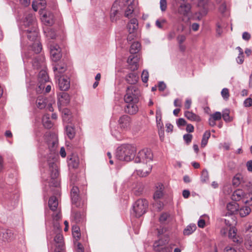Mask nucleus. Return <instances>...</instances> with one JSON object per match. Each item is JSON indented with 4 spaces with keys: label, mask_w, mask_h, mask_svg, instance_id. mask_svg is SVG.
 Here are the masks:
<instances>
[{
    "label": "nucleus",
    "mask_w": 252,
    "mask_h": 252,
    "mask_svg": "<svg viewBox=\"0 0 252 252\" xmlns=\"http://www.w3.org/2000/svg\"><path fill=\"white\" fill-rule=\"evenodd\" d=\"M244 104L246 107H250L252 105V99L250 97L247 98L244 102Z\"/></svg>",
    "instance_id": "nucleus-62"
},
{
    "label": "nucleus",
    "mask_w": 252,
    "mask_h": 252,
    "mask_svg": "<svg viewBox=\"0 0 252 252\" xmlns=\"http://www.w3.org/2000/svg\"><path fill=\"white\" fill-rule=\"evenodd\" d=\"M168 243V241L166 239H160L155 242L153 245V248L155 251L158 252L160 249L165 247V245Z\"/></svg>",
    "instance_id": "nucleus-30"
},
{
    "label": "nucleus",
    "mask_w": 252,
    "mask_h": 252,
    "mask_svg": "<svg viewBox=\"0 0 252 252\" xmlns=\"http://www.w3.org/2000/svg\"><path fill=\"white\" fill-rule=\"evenodd\" d=\"M198 6L200 7V9L198 13H196L195 17L198 20H200L202 17L205 16L208 12L207 7L203 2V0H200L198 2Z\"/></svg>",
    "instance_id": "nucleus-20"
},
{
    "label": "nucleus",
    "mask_w": 252,
    "mask_h": 252,
    "mask_svg": "<svg viewBox=\"0 0 252 252\" xmlns=\"http://www.w3.org/2000/svg\"><path fill=\"white\" fill-rule=\"evenodd\" d=\"M244 191L241 189H237L233 193L232 198L233 200L237 201L241 200L244 195Z\"/></svg>",
    "instance_id": "nucleus-35"
},
{
    "label": "nucleus",
    "mask_w": 252,
    "mask_h": 252,
    "mask_svg": "<svg viewBox=\"0 0 252 252\" xmlns=\"http://www.w3.org/2000/svg\"><path fill=\"white\" fill-rule=\"evenodd\" d=\"M169 217V216L168 214L163 213L160 215L159 218V220L160 223H164L166 221Z\"/></svg>",
    "instance_id": "nucleus-52"
},
{
    "label": "nucleus",
    "mask_w": 252,
    "mask_h": 252,
    "mask_svg": "<svg viewBox=\"0 0 252 252\" xmlns=\"http://www.w3.org/2000/svg\"><path fill=\"white\" fill-rule=\"evenodd\" d=\"M0 238L4 241H11L14 239V235L11 230L0 228Z\"/></svg>",
    "instance_id": "nucleus-16"
},
{
    "label": "nucleus",
    "mask_w": 252,
    "mask_h": 252,
    "mask_svg": "<svg viewBox=\"0 0 252 252\" xmlns=\"http://www.w3.org/2000/svg\"><path fill=\"white\" fill-rule=\"evenodd\" d=\"M141 92L139 89L135 86H129L126 88L124 95L125 102H138Z\"/></svg>",
    "instance_id": "nucleus-2"
},
{
    "label": "nucleus",
    "mask_w": 252,
    "mask_h": 252,
    "mask_svg": "<svg viewBox=\"0 0 252 252\" xmlns=\"http://www.w3.org/2000/svg\"><path fill=\"white\" fill-rule=\"evenodd\" d=\"M46 36L51 39H54L56 38V34L55 31L52 29H47L45 32Z\"/></svg>",
    "instance_id": "nucleus-48"
},
{
    "label": "nucleus",
    "mask_w": 252,
    "mask_h": 252,
    "mask_svg": "<svg viewBox=\"0 0 252 252\" xmlns=\"http://www.w3.org/2000/svg\"><path fill=\"white\" fill-rule=\"evenodd\" d=\"M58 85L61 90L67 91L70 88V79L67 76H61L58 79Z\"/></svg>",
    "instance_id": "nucleus-15"
},
{
    "label": "nucleus",
    "mask_w": 252,
    "mask_h": 252,
    "mask_svg": "<svg viewBox=\"0 0 252 252\" xmlns=\"http://www.w3.org/2000/svg\"><path fill=\"white\" fill-rule=\"evenodd\" d=\"M70 115V111L68 109H64L63 111V120H66V117H68Z\"/></svg>",
    "instance_id": "nucleus-58"
},
{
    "label": "nucleus",
    "mask_w": 252,
    "mask_h": 252,
    "mask_svg": "<svg viewBox=\"0 0 252 252\" xmlns=\"http://www.w3.org/2000/svg\"><path fill=\"white\" fill-rule=\"evenodd\" d=\"M138 27V20L136 18L131 19L127 24V29L128 32H136Z\"/></svg>",
    "instance_id": "nucleus-27"
},
{
    "label": "nucleus",
    "mask_w": 252,
    "mask_h": 252,
    "mask_svg": "<svg viewBox=\"0 0 252 252\" xmlns=\"http://www.w3.org/2000/svg\"><path fill=\"white\" fill-rule=\"evenodd\" d=\"M38 34V28L33 27V29H27L22 30V34L27 35L28 38L31 41L36 39Z\"/></svg>",
    "instance_id": "nucleus-13"
},
{
    "label": "nucleus",
    "mask_w": 252,
    "mask_h": 252,
    "mask_svg": "<svg viewBox=\"0 0 252 252\" xmlns=\"http://www.w3.org/2000/svg\"><path fill=\"white\" fill-rule=\"evenodd\" d=\"M152 169V166L149 165L148 170L144 171L143 170H137V174L141 177L147 176L151 172Z\"/></svg>",
    "instance_id": "nucleus-45"
},
{
    "label": "nucleus",
    "mask_w": 252,
    "mask_h": 252,
    "mask_svg": "<svg viewBox=\"0 0 252 252\" xmlns=\"http://www.w3.org/2000/svg\"><path fill=\"white\" fill-rule=\"evenodd\" d=\"M131 122L130 117L126 115L122 116L118 120V123L121 128L126 130L130 128Z\"/></svg>",
    "instance_id": "nucleus-12"
},
{
    "label": "nucleus",
    "mask_w": 252,
    "mask_h": 252,
    "mask_svg": "<svg viewBox=\"0 0 252 252\" xmlns=\"http://www.w3.org/2000/svg\"><path fill=\"white\" fill-rule=\"evenodd\" d=\"M126 106L125 107L126 113L129 115H134L138 111V107L137 105L138 102H126Z\"/></svg>",
    "instance_id": "nucleus-19"
},
{
    "label": "nucleus",
    "mask_w": 252,
    "mask_h": 252,
    "mask_svg": "<svg viewBox=\"0 0 252 252\" xmlns=\"http://www.w3.org/2000/svg\"><path fill=\"white\" fill-rule=\"evenodd\" d=\"M148 206V201L145 199H138L133 205V210L136 217H140L146 212Z\"/></svg>",
    "instance_id": "nucleus-4"
},
{
    "label": "nucleus",
    "mask_w": 252,
    "mask_h": 252,
    "mask_svg": "<svg viewBox=\"0 0 252 252\" xmlns=\"http://www.w3.org/2000/svg\"><path fill=\"white\" fill-rule=\"evenodd\" d=\"M166 84L163 82H159L158 85V88L159 91L162 92L166 89Z\"/></svg>",
    "instance_id": "nucleus-61"
},
{
    "label": "nucleus",
    "mask_w": 252,
    "mask_h": 252,
    "mask_svg": "<svg viewBox=\"0 0 252 252\" xmlns=\"http://www.w3.org/2000/svg\"><path fill=\"white\" fill-rule=\"evenodd\" d=\"M184 140L187 143V144H189L192 139V135L190 134H185L183 136Z\"/></svg>",
    "instance_id": "nucleus-51"
},
{
    "label": "nucleus",
    "mask_w": 252,
    "mask_h": 252,
    "mask_svg": "<svg viewBox=\"0 0 252 252\" xmlns=\"http://www.w3.org/2000/svg\"><path fill=\"white\" fill-rule=\"evenodd\" d=\"M55 249L54 252H63L64 242L63 235L61 233H58L54 237Z\"/></svg>",
    "instance_id": "nucleus-8"
},
{
    "label": "nucleus",
    "mask_w": 252,
    "mask_h": 252,
    "mask_svg": "<svg viewBox=\"0 0 252 252\" xmlns=\"http://www.w3.org/2000/svg\"><path fill=\"white\" fill-rule=\"evenodd\" d=\"M149 72L147 70H144L141 74V79L144 83H147L149 78Z\"/></svg>",
    "instance_id": "nucleus-50"
},
{
    "label": "nucleus",
    "mask_w": 252,
    "mask_h": 252,
    "mask_svg": "<svg viewBox=\"0 0 252 252\" xmlns=\"http://www.w3.org/2000/svg\"><path fill=\"white\" fill-rule=\"evenodd\" d=\"M239 205L235 202H232L228 203L226 206L227 213L226 215H231L238 210Z\"/></svg>",
    "instance_id": "nucleus-25"
},
{
    "label": "nucleus",
    "mask_w": 252,
    "mask_h": 252,
    "mask_svg": "<svg viewBox=\"0 0 252 252\" xmlns=\"http://www.w3.org/2000/svg\"><path fill=\"white\" fill-rule=\"evenodd\" d=\"M48 164L51 177L50 185L53 187H57L60 185V182L58 179L59 173L57 164L55 162V160L54 159L53 160V161L49 162Z\"/></svg>",
    "instance_id": "nucleus-3"
},
{
    "label": "nucleus",
    "mask_w": 252,
    "mask_h": 252,
    "mask_svg": "<svg viewBox=\"0 0 252 252\" xmlns=\"http://www.w3.org/2000/svg\"><path fill=\"white\" fill-rule=\"evenodd\" d=\"M160 8L162 11H165L167 8L166 0H160Z\"/></svg>",
    "instance_id": "nucleus-54"
},
{
    "label": "nucleus",
    "mask_w": 252,
    "mask_h": 252,
    "mask_svg": "<svg viewBox=\"0 0 252 252\" xmlns=\"http://www.w3.org/2000/svg\"><path fill=\"white\" fill-rule=\"evenodd\" d=\"M58 101L61 104H67L70 101V96L67 93L62 92L59 94Z\"/></svg>",
    "instance_id": "nucleus-28"
},
{
    "label": "nucleus",
    "mask_w": 252,
    "mask_h": 252,
    "mask_svg": "<svg viewBox=\"0 0 252 252\" xmlns=\"http://www.w3.org/2000/svg\"><path fill=\"white\" fill-rule=\"evenodd\" d=\"M240 179L239 177L235 176L232 179V185L235 187L238 186L240 184Z\"/></svg>",
    "instance_id": "nucleus-56"
},
{
    "label": "nucleus",
    "mask_w": 252,
    "mask_h": 252,
    "mask_svg": "<svg viewBox=\"0 0 252 252\" xmlns=\"http://www.w3.org/2000/svg\"><path fill=\"white\" fill-rule=\"evenodd\" d=\"M54 15L49 12H46L41 17V20L47 26H52L54 24Z\"/></svg>",
    "instance_id": "nucleus-22"
},
{
    "label": "nucleus",
    "mask_w": 252,
    "mask_h": 252,
    "mask_svg": "<svg viewBox=\"0 0 252 252\" xmlns=\"http://www.w3.org/2000/svg\"><path fill=\"white\" fill-rule=\"evenodd\" d=\"M157 189L154 194V199L155 200L161 198L163 195L164 186L162 184L159 183L157 186Z\"/></svg>",
    "instance_id": "nucleus-29"
},
{
    "label": "nucleus",
    "mask_w": 252,
    "mask_h": 252,
    "mask_svg": "<svg viewBox=\"0 0 252 252\" xmlns=\"http://www.w3.org/2000/svg\"><path fill=\"white\" fill-rule=\"evenodd\" d=\"M153 155L149 149H144L140 150L135 158L136 163H147L153 160Z\"/></svg>",
    "instance_id": "nucleus-5"
},
{
    "label": "nucleus",
    "mask_w": 252,
    "mask_h": 252,
    "mask_svg": "<svg viewBox=\"0 0 252 252\" xmlns=\"http://www.w3.org/2000/svg\"><path fill=\"white\" fill-rule=\"evenodd\" d=\"M195 224L191 223L188 225L184 230V234L189 235L192 234L196 229Z\"/></svg>",
    "instance_id": "nucleus-37"
},
{
    "label": "nucleus",
    "mask_w": 252,
    "mask_h": 252,
    "mask_svg": "<svg viewBox=\"0 0 252 252\" xmlns=\"http://www.w3.org/2000/svg\"><path fill=\"white\" fill-rule=\"evenodd\" d=\"M50 49L52 60L54 62L59 61L62 57L61 50L59 45L55 44H51Z\"/></svg>",
    "instance_id": "nucleus-10"
},
{
    "label": "nucleus",
    "mask_w": 252,
    "mask_h": 252,
    "mask_svg": "<svg viewBox=\"0 0 252 252\" xmlns=\"http://www.w3.org/2000/svg\"><path fill=\"white\" fill-rule=\"evenodd\" d=\"M210 116L214 119L215 120L219 121L221 119V114L220 112H216L215 113L211 114Z\"/></svg>",
    "instance_id": "nucleus-53"
},
{
    "label": "nucleus",
    "mask_w": 252,
    "mask_h": 252,
    "mask_svg": "<svg viewBox=\"0 0 252 252\" xmlns=\"http://www.w3.org/2000/svg\"><path fill=\"white\" fill-rule=\"evenodd\" d=\"M245 243L250 246H252V225L246 224L244 235Z\"/></svg>",
    "instance_id": "nucleus-18"
},
{
    "label": "nucleus",
    "mask_w": 252,
    "mask_h": 252,
    "mask_svg": "<svg viewBox=\"0 0 252 252\" xmlns=\"http://www.w3.org/2000/svg\"><path fill=\"white\" fill-rule=\"evenodd\" d=\"M72 217L75 222L77 223L83 221L85 214L83 212H76L72 214Z\"/></svg>",
    "instance_id": "nucleus-32"
},
{
    "label": "nucleus",
    "mask_w": 252,
    "mask_h": 252,
    "mask_svg": "<svg viewBox=\"0 0 252 252\" xmlns=\"http://www.w3.org/2000/svg\"><path fill=\"white\" fill-rule=\"evenodd\" d=\"M139 79L138 75L135 73L131 72L127 74L125 77L126 82L131 85H134L137 83Z\"/></svg>",
    "instance_id": "nucleus-23"
},
{
    "label": "nucleus",
    "mask_w": 252,
    "mask_h": 252,
    "mask_svg": "<svg viewBox=\"0 0 252 252\" xmlns=\"http://www.w3.org/2000/svg\"><path fill=\"white\" fill-rule=\"evenodd\" d=\"M179 5L176 10V13L180 15L187 16L190 12L191 5L186 1L179 3Z\"/></svg>",
    "instance_id": "nucleus-9"
},
{
    "label": "nucleus",
    "mask_w": 252,
    "mask_h": 252,
    "mask_svg": "<svg viewBox=\"0 0 252 252\" xmlns=\"http://www.w3.org/2000/svg\"><path fill=\"white\" fill-rule=\"evenodd\" d=\"M129 34L127 37V41H131L133 40L136 36V32H128Z\"/></svg>",
    "instance_id": "nucleus-57"
},
{
    "label": "nucleus",
    "mask_w": 252,
    "mask_h": 252,
    "mask_svg": "<svg viewBox=\"0 0 252 252\" xmlns=\"http://www.w3.org/2000/svg\"><path fill=\"white\" fill-rule=\"evenodd\" d=\"M53 71L55 72L56 77H60V75L58 74H62L65 70V66L64 64H57L53 68Z\"/></svg>",
    "instance_id": "nucleus-33"
},
{
    "label": "nucleus",
    "mask_w": 252,
    "mask_h": 252,
    "mask_svg": "<svg viewBox=\"0 0 252 252\" xmlns=\"http://www.w3.org/2000/svg\"><path fill=\"white\" fill-rule=\"evenodd\" d=\"M221 117H222L224 121L226 123L230 122L232 121V119L229 116V110L227 109L222 111Z\"/></svg>",
    "instance_id": "nucleus-42"
},
{
    "label": "nucleus",
    "mask_w": 252,
    "mask_h": 252,
    "mask_svg": "<svg viewBox=\"0 0 252 252\" xmlns=\"http://www.w3.org/2000/svg\"><path fill=\"white\" fill-rule=\"evenodd\" d=\"M141 44L139 42H135L132 44L130 46L129 52L131 55H137L140 49Z\"/></svg>",
    "instance_id": "nucleus-34"
},
{
    "label": "nucleus",
    "mask_w": 252,
    "mask_h": 252,
    "mask_svg": "<svg viewBox=\"0 0 252 252\" xmlns=\"http://www.w3.org/2000/svg\"><path fill=\"white\" fill-rule=\"evenodd\" d=\"M251 212V209L250 207L246 206L243 208H241L239 210V214L241 217H244L249 215Z\"/></svg>",
    "instance_id": "nucleus-44"
},
{
    "label": "nucleus",
    "mask_w": 252,
    "mask_h": 252,
    "mask_svg": "<svg viewBox=\"0 0 252 252\" xmlns=\"http://www.w3.org/2000/svg\"><path fill=\"white\" fill-rule=\"evenodd\" d=\"M120 6L117 1H115L110 11V20L111 22H116L120 18Z\"/></svg>",
    "instance_id": "nucleus-14"
},
{
    "label": "nucleus",
    "mask_w": 252,
    "mask_h": 252,
    "mask_svg": "<svg viewBox=\"0 0 252 252\" xmlns=\"http://www.w3.org/2000/svg\"><path fill=\"white\" fill-rule=\"evenodd\" d=\"M136 153L135 148L130 144H123L118 147L116 157L120 160L129 161L134 159Z\"/></svg>",
    "instance_id": "nucleus-1"
},
{
    "label": "nucleus",
    "mask_w": 252,
    "mask_h": 252,
    "mask_svg": "<svg viewBox=\"0 0 252 252\" xmlns=\"http://www.w3.org/2000/svg\"><path fill=\"white\" fill-rule=\"evenodd\" d=\"M43 125L44 126L48 129L51 128L53 126V124L50 120L49 118L44 117L42 119Z\"/></svg>",
    "instance_id": "nucleus-43"
},
{
    "label": "nucleus",
    "mask_w": 252,
    "mask_h": 252,
    "mask_svg": "<svg viewBox=\"0 0 252 252\" xmlns=\"http://www.w3.org/2000/svg\"><path fill=\"white\" fill-rule=\"evenodd\" d=\"M32 50L35 53H39L42 50L41 44L38 41L33 43L32 46Z\"/></svg>",
    "instance_id": "nucleus-41"
},
{
    "label": "nucleus",
    "mask_w": 252,
    "mask_h": 252,
    "mask_svg": "<svg viewBox=\"0 0 252 252\" xmlns=\"http://www.w3.org/2000/svg\"><path fill=\"white\" fill-rule=\"evenodd\" d=\"M246 166L247 170L251 172H252V160H250L246 163Z\"/></svg>",
    "instance_id": "nucleus-64"
},
{
    "label": "nucleus",
    "mask_w": 252,
    "mask_h": 252,
    "mask_svg": "<svg viewBox=\"0 0 252 252\" xmlns=\"http://www.w3.org/2000/svg\"><path fill=\"white\" fill-rule=\"evenodd\" d=\"M79 190L77 186H73L70 191V197L72 204L76 206H79L80 197L79 195Z\"/></svg>",
    "instance_id": "nucleus-17"
},
{
    "label": "nucleus",
    "mask_w": 252,
    "mask_h": 252,
    "mask_svg": "<svg viewBox=\"0 0 252 252\" xmlns=\"http://www.w3.org/2000/svg\"><path fill=\"white\" fill-rule=\"evenodd\" d=\"M177 125L178 126L180 127L181 126H184L187 125L186 121L183 118H179L177 120Z\"/></svg>",
    "instance_id": "nucleus-55"
},
{
    "label": "nucleus",
    "mask_w": 252,
    "mask_h": 252,
    "mask_svg": "<svg viewBox=\"0 0 252 252\" xmlns=\"http://www.w3.org/2000/svg\"><path fill=\"white\" fill-rule=\"evenodd\" d=\"M158 252H171V247L165 246L160 249Z\"/></svg>",
    "instance_id": "nucleus-63"
},
{
    "label": "nucleus",
    "mask_w": 252,
    "mask_h": 252,
    "mask_svg": "<svg viewBox=\"0 0 252 252\" xmlns=\"http://www.w3.org/2000/svg\"><path fill=\"white\" fill-rule=\"evenodd\" d=\"M46 99L42 96H39L36 101L37 106L39 109L44 108L46 105Z\"/></svg>",
    "instance_id": "nucleus-36"
},
{
    "label": "nucleus",
    "mask_w": 252,
    "mask_h": 252,
    "mask_svg": "<svg viewBox=\"0 0 252 252\" xmlns=\"http://www.w3.org/2000/svg\"><path fill=\"white\" fill-rule=\"evenodd\" d=\"M184 116L189 120L192 122H199L201 120L200 116L190 111H185L184 113Z\"/></svg>",
    "instance_id": "nucleus-26"
},
{
    "label": "nucleus",
    "mask_w": 252,
    "mask_h": 252,
    "mask_svg": "<svg viewBox=\"0 0 252 252\" xmlns=\"http://www.w3.org/2000/svg\"><path fill=\"white\" fill-rule=\"evenodd\" d=\"M38 86L36 89V91L37 93H39L45 88V83L49 81V76L45 70L42 69L39 72L38 74Z\"/></svg>",
    "instance_id": "nucleus-6"
},
{
    "label": "nucleus",
    "mask_w": 252,
    "mask_h": 252,
    "mask_svg": "<svg viewBox=\"0 0 252 252\" xmlns=\"http://www.w3.org/2000/svg\"><path fill=\"white\" fill-rule=\"evenodd\" d=\"M211 136L210 132L209 131H206L203 135V137L201 142V147H205L207 144L209 138Z\"/></svg>",
    "instance_id": "nucleus-39"
},
{
    "label": "nucleus",
    "mask_w": 252,
    "mask_h": 252,
    "mask_svg": "<svg viewBox=\"0 0 252 252\" xmlns=\"http://www.w3.org/2000/svg\"><path fill=\"white\" fill-rule=\"evenodd\" d=\"M134 0H126L128 6L125 11V16L128 18L132 17V14L134 11Z\"/></svg>",
    "instance_id": "nucleus-24"
},
{
    "label": "nucleus",
    "mask_w": 252,
    "mask_h": 252,
    "mask_svg": "<svg viewBox=\"0 0 252 252\" xmlns=\"http://www.w3.org/2000/svg\"><path fill=\"white\" fill-rule=\"evenodd\" d=\"M186 39V37L184 35H179L177 36V39L179 44H182Z\"/></svg>",
    "instance_id": "nucleus-60"
},
{
    "label": "nucleus",
    "mask_w": 252,
    "mask_h": 252,
    "mask_svg": "<svg viewBox=\"0 0 252 252\" xmlns=\"http://www.w3.org/2000/svg\"><path fill=\"white\" fill-rule=\"evenodd\" d=\"M48 206L50 209L55 212L57 210L58 206V201L56 196H51L48 201Z\"/></svg>",
    "instance_id": "nucleus-31"
},
{
    "label": "nucleus",
    "mask_w": 252,
    "mask_h": 252,
    "mask_svg": "<svg viewBox=\"0 0 252 252\" xmlns=\"http://www.w3.org/2000/svg\"><path fill=\"white\" fill-rule=\"evenodd\" d=\"M221 94L224 99L226 100H227L229 97L228 89L227 88H223L221 92Z\"/></svg>",
    "instance_id": "nucleus-49"
},
{
    "label": "nucleus",
    "mask_w": 252,
    "mask_h": 252,
    "mask_svg": "<svg viewBox=\"0 0 252 252\" xmlns=\"http://www.w3.org/2000/svg\"><path fill=\"white\" fill-rule=\"evenodd\" d=\"M209 180V173L206 169H204L202 172L201 181L202 183H206Z\"/></svg>",
    "instance_id": "nucleus-46"
},
{
    "label": "nucleus",
    "mask_w": 252,
    "mask_h": 252,
    "mask_svg": "<svg viewBox=\"0 0 252 252\" xmlns=\"http://www.w3.org/2000/svg\"><path fill=\"white\" fill-rule=\"evenodd\" d=\"M79 228L76 226H72V234L74 236V237H75V233H77V237L79 238L80 237V233L79 232Z\"/></svg>",
    "instance_id": "nucleus-59"
},
{
    "label": "nucleus",
    "mask_w": 252,
    "mask_h": 252,
    "mask_svg": "<svg viewBox=\"0 0 252 252\" xmlns=\"http://www.w3.org/2000/svg\"><path fill=\"white\" fill-rule=\"evenodd\" d=\"M45 57L42 55H38L34 57L32 65L37 69L44 66Z\"/></svg>",
    "instance_id": "nucleus-21"
},
{
    "label": "nucleus",
    "mask_w": 252,
    "mask_h": 252,
    "mask_svg": "<svg viewBox=\"0 0 252 252\" xmlns=\"http://www.w3.org/2000/svg\"><path fill=\"white\" fill-rule=\"evenodd\" d=\"M66 128V134L67 137L70 139H73L75 135V130L71 126H67L65 127Z\"/></svg>",
    "instance_id": "nucleus-38"
},
{
    "label": "nucleus",
    "mask_w": 252,
    "mask_h": 252,
    "mask_svg": "<svg viewBox=\"0 0 252 252\" xmlns=\"http://www.w3.org/2000/svg\"><path fill=\"white\" fill-rule=\"evenodd\" d=\"M236 232L234 229H230L229 231L228 236L229 238L232 239L234 242H238V240L237 239L236 237Z\"/></svg>",
    "instance_id": "nucleus-47"
},
{
    "label": "nucleus",
    "mask_w": 252,
    "mask_h": 252,
    "mask_svg": "<svg viewBox=\"0 0 252 252\" xmlns=\"http://www.w3.org/2000/svg\"><path fill=\"white\" fill-rule=\"evenodd\" d=\"M161 116L162 113L160 108L158 107L156 110V121L158 127L160 126L161 127L163 126V124L161 122Z\"/></svg>",
    "instance_id": "nucleus-40"
},
{
    "label": "nucleus",
    "mask_w": 252,
    "mask_h": 252,
    "mask_svg": "<svg viewBox=\"0 0 252 252\" xmlns=\"http://www.w3.org/2000/svg\"><path fill=\"white\" fill-rule=\"evenodd\" d=\"M23 26L25 28L22 27V30L23 29H33V27L37 28V24L35 16L32 14H28L24 21Z\"/></svg>",
    "instance_id": "nucleus-7"
},
{
    "label": "nucleus",
    "mask_w": 252,
    "mask_h": 252,
    "mask_svg": "<svg viewBox=\"0 0 252 252\" xmlns=\"http://www.w3.org/2000/svg\"><path fill=\"white\" fill-rule=\"evenodd\" d=\"M139 60L140 56L138 55H131L129 56L127 63L131 70L134 71L138 69Z\"/></svg>",
    "instance_id": "nucleus-11"
}]
</instances>
